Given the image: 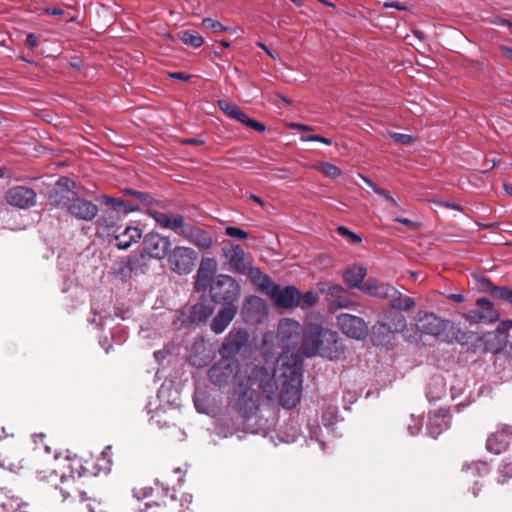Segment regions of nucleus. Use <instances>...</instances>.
Segmentation results:
<instances>
[{"label": "nucleus", "instance_id": "f257e3e1", "mask_svg": "<svg viewBox=\"0 0 512 512\" xmlns=\"http://www.w3.org/2000/svg\"><path fill=\"white\" fill-rule=\"evenodd\" d=\"M235 392V407L244 419H250L256 414L263 398L272 400L276 393L282 407H296L302 395L299 357L278 358L273 369L247 365L239 378Z\"/></svg>", "mask_w": 512, "mask_h": 512}, {"label": "nucleus", "instance_id": "f03ea898", "mask_svg": "<svg viewBox=\"0 0 512 512\" xmlns=\"http://www.w3.org/2000/svg\"><path fill=\"white\" fill-rule=\"evenodd\" d=\"M63 468H68L70 474L59 473L56 469H53L49 475L45 471H40L37 477L41 481L48 480V478L56 480L59 477L60 484H55V487L59 489L63 501L72 497L76 492L82 501L91 500L96 484V461L92 457L86 460L77 456L73 458L66 457Z\"/></svg>", "mask_w": 512, "mask_h": 512}, {"label": "nucleus", "instance_id": "7ed1b4c3", "mask_svg": "<svg viewBox=\"0 0 512 512\" xmlns=\"http://www.w3.org/2000/svg\"><path fill=\"white\" fill-rule=\"evenodd\" d=\"M302 332L301 344L297 352L289 354L287 351L284 352L279 358L298 356L301 363V377L303 376V358H311L319 355L322 345L325 329L323 328L320 317H317L315 321L306 322L302 327L297 321L287 319L285 327L281 325V340L284 347H289L294 344L292 341V334L298 335ZM303 382V380L301 379Z\"/></svg>", "mask_w": 512, "mask_h": 512}, {"label": "nucleus", "instance_id": "20e7f679", "mask_svg": "<svg viewBox=\"0 0 512 512\" xmlns=\"http://www.w3.org/2000/svg\"><path fill=\"white\" fill-rule=\"evenodd\" d=\"M145 214L154 219L161 228L176 232L199 249L208 250L213 245V237L210 232L196 225L185 223V218L181 214L172 215L157 209L146 210Z\"/></svg>", "mask_w": 512, "mask_h": 512}, {"label": "nucleus", "instance_id": "39448f33", "mask_svg": "<svg viewBox=\"0 0 512 512\" xmlns=\"http://www.w3.org/2000/svg\"><path fill=\"white\" fill-rule=\"evenodd\" d=\"M75 182L67 177H61L56 183L54 203L65 207L71 215L78 219L91 220L96 215V206L85 199L77 198L73 191Z\"/></svg>", "mask_w": 512, "mask_h": 512}, {"label": "nucleus", "instance_id": "423d86ee", "mask_svg": "<svg viewBox=\"0 0 512 512\" xmlns=\"http://www.w3.org/2000/svg\"><path fill=\"white\" fill-rule=\"evenodd\" d=\"M140 209L141 207L138 204L129 200L125 201L106 195L98 196V227L103 229L101 235L105 234V230L109 231L116 228L119 221L129 213ZM98 234H100L99 231Z\"/></svg>", "mask_w": 512, "mask_h": 512}, {"label": "nucleus", "instance_id": "0eeeda50", "mask_svg": "<svg viewBox=\"0 0 512 512\" xmlns=\"http://www.w3.org/2000/svg\"><path fill=\"white\" fill-rule=\"evenodd\" d=\"M250 275L259 289L270 297L275 306L293 308L300 305L301 293L295 286H285L282 288L258 268H251Z\"/></svg>", "mask_w": 512, "mask_h": 512}, {"label": "nucleus", "instance_id": "6e6552de", "mask_svg": "<svg viewBox=\"0 0 512 512\" xmlns=\"http://www.w3.org/2000/svg\"><path fill=\"white\" fill-rule=\"evenodd\" d=\"M241 293L239 283L230 275H216L209 288L211 300L222 306L236 305Z\"/></svg>", "mask_w": 512, "mask_h": 512}, {"label": "nucleus", "instance_id": "1a4fd4ad", "mask_svg": "<svg viewBox=\"0 0 512 512\" xmlns=\"http://www.w3.org/2000/svg\"><path fill=\"white\" fill-rule=\"evenodd\" d=\"M406 318L399 313L394 314L392 324L383 321L376 322L371 328V341L375 346H387L394 333L402 332L406 329Z\"/></svg>", "mask_w": 512, "mask_h": 512}, {"label": "nucleus", "instance_id": "9d476101", "mask_svg": "<svg viewBox=\"0 0 512 512\" xmlns=\"http://www.w3.org/2000/svg\"><path fill=\"white\" fill-rule=\"evenodd\" d=\"M416 328L422 334L430 335L439 341H442L446 330L450 324L433 312L419 311L416 315Z\"/></svg>", "mask_w": 512, "mask_h": 512}, {"label": "nucleus", "instance_id": "9b49d317", "mask_svg": "<svg viewBox=\"0 0 512 512\" xmlns=\"http://www.w3.org/2000/svg\"><path fill=\"white\" fill-rule=\"evenodd\" d=\"M170 269L177 274H189L197 260V253L190 247L176 246L167 256Z\"/></svg>", "mask_w": 512, "mask_h": 512}, {"label": "nucleus", "instance_id": "f8f14e48", "mask_svg": "<svg viewBox=\"0 0 512 512\" xmlns=\"http://www.w3.org/2000/svg\"><path fill=\"white\" fill-rule=\"evenodd\" d=\"M239 362L222 358L215 362L208 370V378L218 387L227 386L237 375Z\"/></svg>", "mask_w": 512, "mask_h": 512}, {"label": "nucleus", "instance_id": "ddd939ff", "mask_svg": "<svg viewBox=\"0 0 512 512\" xmlns=\"http://www.w3.org/2000/svg\"><path fill=\"white\" fill-rule=\"evenodd\" d=\"M249 341V333L242 328L231 329L225 336L219 354L222 358L237 360L236 356L247 345Z\"/></svg>", "mask_w": 512, "mask_h": 512}, {"label": "nucleus", "instance_id": "4468645a", "mask_svg": "<svg viewBox=\"0 0 512 512\" xmlns=\"http://www.w3.org/2000/svg\"><path fill=\"white\" fill-rule=\"evenodd\" d=\"M463 318L470 324L494 323L500 314L488 298L481 297L476 300V308L465 312Z\"/></svg>", "mask_w": 512, "mask_h": 512}, {"label": "nucleus", "instance_id": "2eb2a0df", "mask_svg": "<svg viewBox=\"0 0 512 512\" xmlns=\"http://www.w3.org/2000/svg\"><path fill=\"white\" fill-rule=\"evenodd\" d=\"M110 245L119 250H127L133 243L142 237V230L136 226H126L123 230L120 225L104 234Z\"/></svg>", "mask_w": 512, "mask_h": 512}, {"label": "nucleus", "instance_id": "dca6fc26", "mask_svg": "<svg viewBox=\"0 0 512 512\" xmlns=\"http://www.w3.org/2000/svg\"><path fill=\"white\" fill-rule=\"evenodd\" d=\"M170 248L171 242L169 237L150 232L144 236L141 254L142 256L147 255L150 258L162 260L168 256Z\"/></svg>", "mask_w": 512, "mask_h": 512}, {"label": "nucleus", "instance_id": "f3484780", "mask_svg": "<svg viewBox=\"0 0 512 512\" xmlns=\"http://www.w3.org/2000/svg\"><path fill=\"white\" fill-rule=\"evenodd\" d=\"M337 326L340 331L355 340H363L368 335V326L361 317L341 313L337 316Z\"/></svg>", "mask_w": 512, "mask_h": 512}, {"label": "nucleus", "instance_id": "a211bd4d", "mask_svg": "<svg viewBox=\"0 0 512 512\" xmlns=\"http://www.w3.org/2000/svg\"><path fill=\"white\" fill-rule=\"evenodd\" d=\"M6 202L19 209H27L35 205L36 192L32 188L14 186L5 194Z\"/></svg>", "mask_w": 512, "mask_h": 512}, {"label": "nucleus", "instance_id": "6ab92c4d", "mask_svg": "<svg viewBox=\"0 0 512 512\" xmlns=\"http://www.w3.org/2000/svg\"><path fill=\"white\" fill-rule=\"evenodd\" d=\"M216 272V260L214 258L208 257L202 258L196 273V279L194 283L196 291H206L208 288H210L212 281L216 277Z\"/></svg>", "mask_w": 512, "mask_h": 512}, {"label": "nucleus", "instance_id": "aec40b11", "mask_svg": "<svg viewBox=\"0 0 512 512\" xmlns=\"http://www.w3.org/2000/svg\"><path fill=\"white\" fill-rule=\"evenodd\" d=\"M344 353V346L336 331L325 329L323 345L319 356L328 360H338Z\"/></svg>", "mask_w": 512, "mask_h": 512}, {"label": "nucleus", "instance_id": "412c9836", "mask_svg": "<svg viewBox=\"0 0 512 512\" xmlns=\"http://www.w3.org/2000/svg\"><path fill=\"white\" fill-rule=\"evenodd\" d=\"M512 440V426L501 425L495 433H492L487 441L486 448L489 452L500 454L507 449Z\"/></svg>", "mask_w": 512, "mask_h": 512}, {"label": "nucleus", "instance_id": "4be33fe9", "mask_svg": "<svg viewBox=\"0 0 512 512\" xmlns=\"http://www.w3.org/2000/svg\"><path fill=\"white\" fill-rule=\"evenodd\" d=\"M214 356L211 347L204 340H195L188 352V361L191 365L201 368L206 366Z\"/></svg>", "mask_w": 512, "mask_h": 512}, {"label": "nucleus", "instance_id": "5701e85b", "mask_svg": "<svg viewBox=\"0 0 512 512\" xmlns=\"http://www.w3.org/2000/svg\"><path fill=\"white\" fill-rule=\"evenodd\" d=\"M450 418V411L446 408H440L438 411L430 413L426 426L427 434L436 439L450 427Z\"/></svg>", "mask_w": 512, "mask_h": 512}, {"label": "nucleus", "instance_id": "b1692460", "mask_svg": "<svg viewBox=\"0 0 512 512\" xmlns=\"http://www.w3.org/2000/svg\"><path fill=\"white\" fill-rule=\"evenodd\" d=\"M245 419L240 415H222L215 425V432L220 437H230L244 429Z\"/></svg>", "mask_w": 512, "mask_h": 512}, {"label": "nucleus", "instance_id": "393cba45", "mask_svg": "<svg viewBox=\"0 0 512 512\" xmlns=\"http://www.w3.org/2000/svg\"><path fill=\"white\" fill-rule=\"evenodd\" d=\"M215 307L209 302L207 299H203L200 302L192 305L188 308V314L186 322L189 325H199L201 323H206V321L212 316L214 313Z\"/></svg>", "mask_w": 512, "mask_h": 512}, {"label": "nucleus", "instance_id": "a878e982", "mask_svg": "<svg viewBox=\"0 0 512 512\" xmlns=\"http://www.w3.org/2000/svg\"><path fill=\"white\" fill-rule=\"evenodd\" d=\"M479 289L485 293H488L492 298L498 301H503L512 306V288L509 286H497L492 281L481 276L478 282Z\"/></svg>", "mask_w": 512, "mask_h": 512}, {"label": "nucleus", "instance_id": "bb28decb", "mask_svg": "<svg viewBox=\"0 0 512 512\" xmlns=\"http://www.w3.org/2000/svg\"><path fill=\"white\" fill-rule=\"evenodd\" d=\"M236 305L223 306L212 318L210 328L215 334H221L226 330L237 314Z\"/></svg>", "mask_w": 512, "mask_h": 512}, {"label": "nucleus", "instance_id": "cd10ccee", "mask_svg": "<svg viewBox=\"0 0 512 512\" xmlns=\"http://www.w3.org/2000/svg\"><path fill=\"white\" fill-rule=\"evenodd\" d=\"M367 275V269L362 265H351L343 271V279L346 286L350 289H360L364 286L363 281Z\"/></svg>", "mask_w": 512, "mask_h": 512}, {"label": "nucleus", "instance_id": "c85d7f7f", "mask_svg": "<svg viewBox=\"0 0 512 512\" xmlns=\"http://www.w3.org/2000/svg\"><path fill=\"white\" fill-rule=\"evenodd\" d=\"M264 303L261 298L252 296L246 299L243 306V316L246 322L256 323L260 321Z\"/></svg>", "mask_w": 512, "mask_h": 512}, {"label": "nucleus", "instance_id": "c756f323", "mask_svg": "<svg viewBox=\"0 0 512 512\" xmlns=\"http://www.w3.org/2000/svg\"><path fill=\"white\" fill-rule=\"evenodd\" d=\"M362 292L373 297L381 299H389L391 293H395V287L388 283L378 282L377 280H368L363 288Z\"/></svg>", "mask_w": 512, "mask_h": 512}, {"label": "nucleus", "instance_id": "7c9ffc66", "mask_svg": "<svg viewBox=\"0 0 512 512\" xmlns=\"http://www.w3.org/2000/svg\"><path fill=\"white\" fill-rule=\"evenodd\" d=\"M224 254L228 258L231 271L245 274L247 270L245 265V252L240 245L232 246L230 251L224 249Z\"/></svg>", "mask_w": 512, "mask_h": 512}, {"label": "nucleus", "instance_id": "2f4dec72", "mask_svg": "<svg viewBox=\"0 0 512 512\" xmlns=\"http://www.w3.org/2000/svg\"><path fill=\"white\" fill-rule=\"evenodd\" d=\"M476 336L473 332L461 330L458 326L450 322L441 342L451 344L457 342L461 345L468 344L469 341L475 339Z\"/></svg>", "mask_w": 512, "mask_h": 512}, {"label": "nucleus", "instance_id": "473e14b6", "mask_svg": "<svg viewBox=\"0 0 512 512\" xmlns=\"http://www.w3.org/2000/svg\"><path fill=\"white\" fill-rule=\"evenodd\" d=\"M122 192L126 195L133 197L135 199L133 202L138 204L139 206H140V204L147 206L148 207L147 210L154 209L153 206H156L159 208H164V205H162V203L159 200L153 198L148 193L134 190L131 188H124L122 190Z\"/></svg>", "mask_w": 512, "mask_h": 512}, {"label": "nucleus", "instance_id": "72a5a7b5", "mask_svg": "<svg viewBox=\"0 0 512 512\" xmlns=\"http://www.w3.org/2000/svg\"><path fill=\"white\" fill-rule=\"evenodd\" d=\"M133 260L131 257L120 258L112 268V275L123 282L129 280L133 272Z\"/></svg>", "mask_w": 512, "mask_h": 512}, {"label": "nucleus", "instance_id": "f704fd0d", "mask_svg": "<svg viewBox=\"0 0 512 512\" xmlns=\"http://www.w3.org/2000/svg\"><path fill=\"white\" fill-rule=\"evenodd\" d=\"M446 395V385L442 377H433L427 387L426 397L429 402L440 400Z\"/></svg>", "mask_w": 512, "mask_h": 512}, {"label": "nucleus", "instance_id": "c9c22d12", "mask_svg": "<svg viewBox=\"0 0 512 512\" xmlns=\"http://www.w3.org/2000/svg\"><path fill=\"white\" fill-rule=\"evenodd\" d=\"M389 305L399 311H410L415 307V301L412 297L403 295L395 288V293L389 296Z\"/></svg>", "mask_w": 512, "mask_h": 512}, {"label": "nucleus", "instance_id": "e433bc0d", "mask_svg": "<svg viewBox=\"0 0 512 512\" xmlns=\"http://www.w3.org/2000/svg\"><path fill=\"white\" fill-rule=\"evenodd\" d=\"M155 497L159 501H154L153 503H147V506L154 505H166L167 499L173 501L175 499V490L171 489L168 485L160 482L158 480L155 481Z\"/></svg>", "mask_w": 512, "mask_h": 512}, {"label": "nucleus", "instance_id": "4c0bfd02", "mask_svg": "<svg viewBox=\"0 0 512 512\" xmlns=\"http://www.w3.org/2000/svg\"><path fill=\"white\" fill-rule=\"evenodd\" d=\"M98 474L103 472L105 475H108L112 469V446H106L101 452L100 457H98Z\"/></svg>", "mask_w": 512, "mask_h": 512}, {"label": "nucleus", "instance_id": "58836bf2", "mask_svg": "<svg viewBox=\"0 0 512 512\" xmlns=\"http://www.w3.org/2000/svg\"><path fill=\"white\" fill-rule=\"evenodd\" d=\"M318 290L327 296L331 298V300H335L337 296L342 295L343 293H346L343 286L340 284H329V283H319L318 284Z\"/></svg>", "mask_w": 512, "mask_h": 512}, {"label": "nucleus", "instance_id": "ea45409f", "mask_svg": "<svg viewBox=\"0 0 512 512\" xmlns=\"http://www.w3.org/2000/svg\"><path fill=\"white\" fill-rule=\"evenodd\" d=\"M235 120L246 125L247 127L252 128L257 132H264L266 130V126L261 122L251 119L247 114H245L241 109L235 117Z\"/></svg>", "mask_w": 512, "mask_h": 512}, {"label": "nucleus", "instance_id": "a19ab883", "mask_svg": "<svg viewBox=\"0 0 512 512\" xmlns=\"http://www.w3.org/2000/svg\"><path fill=\"white\" fill-rule=\"evenodd\" d=\"M22 462L23 459H19L16 456H5L0 458V468L16 473L23 468Z\"/></svg>", "mask_w": 512, "mask_h": 512}, {"label": "nucleus", "instance_id": "79ce46f5", "mask_svg": "<svg viewBox=\"0 0 512 512\" xmlns=\"http://www.w3.org/2000/svg\"><path fill=\"white\" fill-rule=\"evenodd\" d=\"M180 39L186 45H190V46H192L194 48H199L204 43V40H203L202 36L197 35V34H193V33L189 32V31L182 32V35H181Z\"/></svg>", "mask_w": 512, "mask_h": 512}, {"label": "nucleus", "instance_id": "37998d69", "mask_svg": "<svg viewBox=\"0 0 512 512\" xmlns=\"http://www.w3.org/2000/svg\"><path fill=\"white\" fill-rule=\"evenodd\" d=\"M317 169L323 173L325 176L330 177L332 179L337 178L341 175V170L334 164L330 162H322L317 166Z\"/></svg>", "mask_w": 512, "mask_h": 512}, {"label": "nucleus", "instance_id": "c03bdc74", "mask_svg": "<svg viewBox=\"0 0 512 512\" xmlns=\"http://www.w3.org/2000/svg\"><path fill=\"white\" fill-rule=\"evenodd\" d=\"M336 231L340 236L346 238L352 244H358L362 241L360 235L356 234L345 226H338Z\"/></svg>", "mask_w": 512, "mask_h": 512}, {"label": "nucleus", "instance_id": "a18cd8bd", "mask_svg": "<svg viewBox=\"0 0 512 512\" xmlns=\"http://www.w3.org/2000/svg\"><path fill=\"white\" fill-rule=\"evenodd\" d=\"M512 478V460L505 462L499 469V476L497 482L499 484H505Z\"/></svg>", "mask_w": 512, "mask_h": 512}, {"label": "nucleus", "instance_id": "49530a36", "mask_svg": "<svg viewBox=\"0 0 512 512\" xmlns=\"http://www.w3.org/2000/svg\"><path fill=\"white\" fill-rule=\"evenodd\" d=\"M317 294L316 292L309 290L305 292L304 294H301V301H300V307L302 309L309 308L314 306L317 303Z\"/></svg>", "mask_w": 512, "mask_h": 512}, {"label": "nucleus", "instance_id": "de8ad7c7", "mask_svg": "<svg viewBox=\"0 0 512 512\" xmlns=\"http://www.w3.org/2000/svg\"><path fill=\"white\" fill-rule=\"evenodd\" d=\"M219 107L228 117L232 119H235L236 115L240 110V108L236 104L227 102L225 100L219 101Z\"/></svg>", "mask_w": 512, "mask_h": 512}, {"label": "nucleus", "instance_id": "09e8293b", "mask_svg": "<svg viewBox=\"0 0 512 512\" xmlns=\"http://www.w3.org/2000/svg\"><path fill=\"white\" fill-rule=\"evenodd\" d=\"M202 25L207 28V29H210L214 32H226L229 30V27L227 26H224L223 24H221L219 21L215 20V19H212V18H204L202 20Z\"/></svg>", "mask_w": 512, "mask_h": 512}, {"label": "nucleus", "instance_id": "8fccbe9b", "mask_svg": "<svg viewBox=\"0 0 512 512\" xmlns=\"http://www.w3.org/2000/svg\"><path fill=\"white\" fill-rule=\"evenodd\" d=\"M133 496L137 498L138 500H142L148 497L155 496V487H142V488H134L133 489Z\"/></svg>", "mask_w": 512, "mask_h": 512}, {"label": "nucleus", "instance_id": "3c124183", "mask_svg": "<svg viewBox=\"0 0 512 512\" xmlns=\"http://www.w3.org/2000/svg\"><path fill=\"white\" fill-rule=\"evenodd\" d=\"M225 234L232 238H237L239 240H244L248 238V233L236 226H228L225 228Z\"/></svg>", "mask_w": 512, "mask_h": 512}, {"label": "nucleus", "instance_id": "603ef678", "mask_svg": "<svg viewBox=\"0 0 512 512\" xmlns=\"http://www.w3.org/2000/svg\"><path fill=\"white\" fill-rule=\"evenodd\" d=\"M474 470L477 474H487L488 473V465L486 462L483 461H475L471 464H464L463 470Z\"/></svg>", "mask_w": 512, "mask_h": 512}, {"label": "nucleus", "instance_id": "864d4df0", "mask_svg": "<svg viewBox=\"0 0 512 512\" xmlns=\"http://www.w3.org/2000/svg\"><path fill=\"white\" fill-rule=\"evenodd\" d=\"M333 304L336 308L342 309L352 307L354 302L346 296V293H343L333 300Z\"/></svg>", "mask_w": 512, "mask_h": 512}, {"label": "nucleus", "instance_id": "5fc2aeb1", "mask_svg": "<svg viewBox=\"0 0 512 512\" xmlns=\"http://www.w3.org/2000/svg\"><path fill=\"white\" fill-rule=\"evenodd\" d=\"M411 436L418 435L422 429V420L411 415V423L407 427Z\"/></svg>", "mask_w": 512, "mask_h": 512}, {"label": "nucleus", "instance_id": "6e6d98bb", "mask_svg": "<svg viewBox=\"0 0 512 512\" xmlns=\"http://www.w3.org/2000/svg\"><path fill=\"white\" fill-rule=\"evenodd\" d=\"M390 136L396 143L403 145H408L413 141V137L409 134L392 132L390 133Z\"/></svg>", "mask_w": 512, "mask_h": 512}, {"label": "nucleus", "instance_id": "4d7b16f0", "mask_svg": "<svg viewBox=\"0 0 512 512\" xmlns=\"http://www.w3.org/2000/svg\"><path fill=\"white\" fill-rule=\"evenodd\" d=\"M301 139L303 141H306V142H311V141H315V142H320V143H323L325 145H332V139L330 138H326V137H323L321 135H318V134H314V135H302L301 136Z\"/></svg>", "mask_w": 512, "mask_h": 512}, {"label": "nucleus", "instance_id": "13d9d810", "mask_svg": "<svg viewBox=\"0 0 512 512\" xmlns=\"http://www.w3.org/2000/svg\"><path fill=\"white\" fill-rule=\"evenodd\" d=\"M377 195L381 196L385 201H387L391 208H399L398 202L388 190L382 188V192L377 193Z\"/></svg>", "mask_w": 512, "mask_h": 512}, {"label": "nucleus", "instance_id": "bf43d9fd", "mask_svg": "<svg viewBox=\"0 0 512 512\" xmlns=\"http://www.w3.org/2000/svg\"><path fill=\"white\" fill-rule=\"evenodd\" d=\"M363 182L370 187L375 194L382 192V188L367 176L360 175Z\"/></svg>", "mask_w": 512, "mask_h": 512}, {"label": "nucleus", "instance_id": "052dcab7", "mask_svg": "<svg viewBox=\"0 0 512 512\" xmlns=\"http://www.w3.org/2000/svg\"><path fill=\"white\" fill-rule=\"evenodd\" d=\"M168 75L172 79H177L181 81H188L191 78L190 74H186L184 72H170Z\"/></svg>", "mask_w": 512, "mask_h": 512}, {"label": "nucleus", "instance_id": "680f3d73", "mask_svg": "<svg viewBox=\"0 0 512 512\" xmlns=\"http://www.w3.org/2000/svg\"><path fill=\"white\" fill-rule=\"evenodd\" d=\"M182 144L184 145H196V146H201V145H204L205 144V141L201 138H197V137H191V138H186L182 141Z\"/></svg>", "mask_w": 512, "mask_h": 512}, {"label": "nucleus", "instance_id": "e2e57ef3", "mask_svg": "<svg viewBox=\"0 0 512 512\" xmlns=\"http://www.w3.org/2000/svg\"><path fill=\"white\" fill-rule=\"evenodd\" d=\"M38 45V38L34 34H28L26 37V46L34 48Z\"/></svg>", "mask_w": 512, "mask_h": 512}, {"label": "nucleus", "instance_id": "0e129e2a", "mask_svg": "<svg viewBox=\"0 0 512 512\" xmlns=\"http://www.w3.org/2000/svg\"><path fill=\"white\" fill-rule=\"evenodd\" d=\"M449 300H452L456 303H462L464 301V296L461 293H452L447 296Z\"/></svg>", "mask_w": 512, "mask_h": 512}, {"label": "nucleus", "instance_id": "69168bd1", "mask_svg": "<svg viewBox=\"0 0 512 512\" xmlns=\"http://www.w3.org/2000/svg\"><path fill=\"white\" fill-rule=\"evenodd\" d=\"M384 6L386 8H395L397 10H404L405 9V6L399 2H396V1H391V2H386L384 4Z\"/></svg>", "mask_w": 512, "mask_h": 512}, {"label": "nucleus", "instance_id": "338daca9", "mask_svg": "<svg viewBox=\"0 0 512 512\" xmlns=\"http://www.w3.org/2000/svg\"><path fill=\"white\" fill-rule=\"evenodd\" d=\"M394 221L400 224H403L405 226H412L414 222L408 218L405 217H395Z\"/></svg>", "mask_w": 512, "mask_h": 512}, {"label": "nucleus", "instance_id": "774afa93", "mask_svg": "<svg viewBox=\"0 0 512 512\" xmlns=\"http://www.w3.org/2000/svg\"><path fill=\"white\" fill-rule=\"evenodd\" d=\"M257 47H259L260 49H262L267 55H269L271 58L275 59L276 57L274 56V54L272 53V51L263 43V42H260L258 41L256 43Z\"/></svg>", "mask_w": 512, "mask_h": 512}]
</instances>
